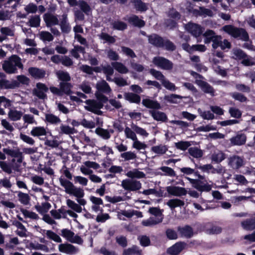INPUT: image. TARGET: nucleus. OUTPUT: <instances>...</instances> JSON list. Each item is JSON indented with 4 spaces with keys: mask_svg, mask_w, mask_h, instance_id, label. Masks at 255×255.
<instances>
[{
    "mask_svg": "<svg viewBox=\"0 0 255 255\" xmlns=\"http://www.w3.org/2000/svg\"><path fill=\"white\" fill-rule=\"evenodd\" d=\"M95 96L97 100L89 99L85 101V103L87 105V106L85 107V109L95 114L102 115L103 112L100 109L103 108L104 104L109 101V100L107 96L101 93L96 92Z\"/></svg>",
    "mask_w": 255,
    "mask_h": 255,
    "instance_id": "f257e3e1",
    "label": "nucleus"
},
{
    "mask_svg": "<svg viewBox=\"0 0 255 255\" xmlns=\"http://www.w3.org/2000/svg\"><path fill=\"white\" fill-rule=\"evenodd\" d=\"M60 185L65 188V191L69 195H72L77 198V201L79 205L84 206L86 204V201L81 199L84 196V190L81 188H77L74 185L72 182L69 180L59 178Z\"/></svg>",
    "mask_w": 255,
    "mask_h": 255,
    "instance_id": "f03ea898",
    "label": "nucleus"
},
{
    "mask_svg": "<svg viewBox=\"0 0 255 255\" xmlns=\"http://www.w3.org/2000/svg\"><path fill=\"white\" fill-rule=\"evenodd\" d=\"M3 70L8 74L17 73V68L22 69L23 65L21 58L16 55H12L8 60H4L2 64Z\"/></svg>",
    "mask_w": 255,
    "mask_h": 255,
    "instance_id": "7ed1b4c3",
    "label": "nucleus"
},
{
    "mask_svg": "<svg viewBox=\"0 0 255 255\" xmlns=\"http://www.w3.org/2000/svg\"><path fill=\"white\" fill-rule=\"evenodd\" d=\"M223 30L235 38L248 41L249 35L245 29L235 27L232 25H227L223 27Z\"/></svg>",
    "mask_w": 255,
    "mask_h": 255,
    "instance_id": "20e7f679",
    "label": "nucleus"
},
{
    "mask_svg": "<svg viewBox=\"0 0 255 255\" xmlns=\"http://www.w3.org/2000/svg\"><path fill=\"white\" fill-rule=\"evenodd\" d=\"M152 62L155 66L163 70H171L173 68L172 62L162 56L154 57Z\"/></svg>",
    "mask_w": 255,
    "mask_h": 255,
    "instance_id": "39448f33",
    "label": "nucleus"
},
{
    "mask_svg": "<svg viewBox=\"0 0 255 255\" xmlns=\"http://www.w3.org/2000/svg\"><path fill=\"white\" fill-rule=\"evenodd\" d=\"M67 2L70 6L78 5L81 10L87 15H89L92 12L90 5L84 0H67Z\"/></svg>",
    "mask_w": 255,
    "mask_h": 255,
    "instance_id": "423d86ee",
    "label": "nucleus"
},
{
    "mask_svg": "<svg viewBox=\"0 0 255 255\" xmlns=\"http://www.w3.org/2000/svg\"><path fill=\"white\" fill-rule=\"evenodd\" d=\"M122 186L126 190L137 191L141 188V184L139 181L125 179L122 182Z\"/></svg>",
    "mask_w": 255,
    "mask_h": 255,
    "instance_id": "0eeeda50",
    "label": "nucleus"
},
{
    "mask_svg": "<svg viewBox=\"0 0 255 255\" xmlns=\"http://www.w3.org/2000/svg\"><path fill=\"white\" fill-rule=\"evenodd\" d=\"M36 89L33 90V94L39 99L44 100L47 99L46 93L48 91V88L43 83L39 82L36 85Z\"/></svg>",
    "mask_w": 255,
    "mask_h": 255,
    "instance_id": "6e6552de",
    "label": "nucleus"
},
{
    "mask_svg": "<svg viewBox=\"0 0 255 255\" xmlns=\"http://www.w3.org/2000/svg\"><path fill=\"white\" fill-rule=\"evenodd\" d=\"M2 151L7 155L13 158H16L17 162L18 163H21L24 159L22 152L20 151L18 147H16L15 149H10L9 147L3 148Z\"/></svg>",
    "mask_w": 255,
    "mask_h": 255,
    "instance_id": "1a4fd4ad",
    "label": "nucleus"
},
{
    "mask_svg": "<svg viewBox=\"0 0 255 255\" xmlns=\"http://www.w3.org/2000/svg\"><path fill=\"white\" fill-rule=\"evenodd\" d=\"M149 44L157 48H162L164 38L156 33L146 35Z\"/></svg>",
    "mask_w": 255,
    "mask_h": 255,
    "instance_id": "9d476101",
    "label": "nucleus"
},
{
    "mask_svg": "<svg viewBox=\"0 0 255 255\" xmlns=\"http://www.w3.org/2000/svg\"><path fill=\"white\" fill-rule=\"evenodd\" d=\"M187 246L185 242H178L169 248L167 252L170 255H178Z\"/></svg>",
    "mask_w": 255,
    "mask_h": 255,
    "instance_id": "9b49d317",
    "label": "nucleus"
},
{
    "mask_svg": "<svg viewBox=\"0 0 255 255\" xmlns=\"http://www.w3.org/2000/svg\"><path fill=\"white\" fill-rule=\"evenodd\" d=\"M166 191L169 195L177 197L186 195L187 193L185 188L175 186L166 187Z\"/></svg>",
    "mask_w": 255,
    "mask_h": 255,
    "instance_id": "f8f14e48",
    "label": "nucleus"
},
{
    "mask_svg": "<svg viewBox=\"0 0 255 255\" xmlns=\"http://www.w3.org/2000/svg\"><path fill=\"white\" fill-rule=\"evenodd\" d=\"M59 251L68 255H74L79 252V250L72 244L68 243L61 244L58 247Z\"/></svg>",
    "mask_w": 255,
    "mask_h": 255,
    "instance_id": "ddd939ff",
    "label": "nucleus"
},
{
    "mask_svg": "<svg viewBox=\"0 0 255 255\" xmlns=\"http://www.w3.org/2000/svg\"><path fill=\"white\" fill-rule=\"evenodd\" d=\"M142 104L147 109L152 110H159L162 109L160 104L156 100H153L150 98L143 99L142 100Z\"/></svg>",
    "mask_w": 255,
    "mask_h": 255,
    "instance_id": "4468645a",
    "label": "nucleus"
},
{
    "mask_svg": "<svg viewBox=\"0 0 255 255\" xmlns=\"http://www.w3.org/2000/svg\"><path fill=\"white\" fill-rule=\"evenodd\" d=\"M244 164L243 159L238 155H234L229 158L228 164L233 169H238Z\"/></svg>",
    "mask_w": 255,
    "mask_h": 255,
    "instance_id": "2eb2a0df",
    "label": "nucleus"
},
{
    "mask_svg": "<svg viewBox=\"0 0 255 255\" xmlns=\"http://www.w3.org/2000/svg\"><path fill=\"white\" fill-rule=\"evenodd\" d=\"M28 72L35 79H42L46 75V71L44 69L37 67H29L28 69Z\"/></svg>",
    "mask_w": 255,
    "mask_h": 255,
    "instance_id": "dca6fc26",
    "label": "nucleus"
},
{
    "mask_svg": "<svg viewBox=\"0 0 255 255\" xmlns=\"http://www.w3.org/2000/svg\"><path fill=\"white\" fill-rule=\"evenodd\" d=\"M203 231L209 235L219 234L222 232V229L219 226L208 223L203 227Z\"/></svg>",
    "mask_w": 255,
    "mask_h": 255,
    "instance_id": "f3484780",
    "label": "nucleus"
},
{
    "mask_svg": "<svg viewBox=\"0 0 255 255\" xmlns=\"http://www.w3.org/2000/svg\"><path fill=\"white\" fill-rule=\"evenodd\" d=\"M149 113L152 118L156 121L165 123L168 120L167 115L163 112L158 110H150Z\"/></svg>",
    "mask_w": 255,
    "mask_h": 255,
    "instance_id": "a211bd4d",
    "label": "nucleus"
},
{
    "mask_svg": "<svg viewBox=\"0 0 255 255\" xmlns=\"http://www.w3.org/2000/svg\"><path fill=\"white\" fill-rule=\"evenodd\" d=\"M43 19L48 27L59 24V20L57 16L50 13H45L43 15Z\"/></svg>",
    "mask_w": 255,
    "mask_h": 255,
    "instance_id": "6ab92c4d",
    "label": "nucleus"
},
{
    "mask_svg": "<svg viewBox=\"0 0 255 255\" xmlns=\"http://www.w3.org/2000/svg\"><path fill=\"white\" fill-rule=\"evenodd\" d=\"M187 29L195 37L200 36L203 32L202 27L200 25L196 23L188 24Z\"/></svg>",
    "mask_w": 255,
    "mask_h": 255,
    "instance_id": "aec40b11",
    "label": "nucleus"
},
{
    "mask_svg": "<svg viewBox=\"0 0 255 255\" xmlns=\"http://www.w3.org/2000/svg\"><path fill=\"white\" fill-rule=\"evenodd\" d=\"M19 87V83L16 80H12L11 82L8 80H0V88L1 89H13Z\"/></svg>",
    "mask_w": 255,
    "mask_h": 255,
    "instance_id": "412c9836",
    "label": "nucleus"
},
{
    "mask_svg": "<svg viewBox=\"0 0 255 255\" xmlns=\"http://www.w3.org/2000/svg\"><path fill=\"white\" fill-rule=\"evenodd\" d=\"M230 140L233 145H242L245 144L247 136L244 133H238L236 136L231 138Z\"/></svg>",
    "mask_w": 255,
    "mask_h": 255,
    "instance_id": "4be33fe9",
    "label": "nucleus"
},
{
    "mask_svg": "<svg viewBox=\"0 0 255 255\" xmlns=\"http://www.w3.org/2000/svg\"><path fill=\"white\" fill-rule=\"evenodd\" d=\"M178 231L182 237L187 239L191 238L194 235L193 228L189 225H185L184 227H179Z\"/></svg>",
    "mask_w": 255,
    "mask_h": 255,
    "instance_id": "5701e85b",
    "label": "nucleus"
},
{
    "mask_svg": "<svg viewBox=\"0 0 255 255\" xmlns=\"http://www.w3.org/2000/svg\"><path fill=\"white\" fill-rule=\"evenodd\" d=\"M197 83L205 93L210 94L212 96L215 95V90L213 87L208 83L204 81L199 80L197 81Z\"/></svg>",
    "mask_w": 255,
    "mask_h": 255,
    "instance_id": "b1692460",
    "label": "nucleus"
},
{
    "mask_svg": "<svg viewBox=\"0 0 255 255\" xmlns=\"http://www.w3.org/2000/svg\"><path fill=\"white\" fill-rule=\"evenodd\" d=\"M124 96L125 99L130 103L139 104L140 103L141 97L138 94L132 92H126Z\"/></svg>",
    "mask_w": 255,
    "mask_h": 255,
    "instance_id": "393cba45",
    "label": "nucleus"
},
{
    "mask_svg": "<svg viewBox=\"0 0 255 255\" xmlns=\"http://www.w3.org/2000/svg\"><path fill=\"white\" fill-rule=\"evenodd\" d=\"M73 87V85L70 82H60L59 83L61 93L67 96H70L73 93L72 91Z\"/></svg>",
    "mask_w": 255,
    "mask_h": 255,
    "instance_id": "a878e982",
    "label": "nucleus"
},
{
    "mask_svg": "<svg viewBox=\"0 0 255 255\" xmlns=\"http://www.w3.org/2000/svg\"><path fill=\"white\" fill-rule=\"evenodd\" d=\"M243 229L247 231H252L255 229V217L247 219L241 222Z\"/></svg>",
    "mask_w": 255,
    "mask_h": 255,
    "instance_id": "bb28decb",
    "label": "nucleus"
},
{
    "mask_svg": "<svg viewBox=\"0 0 255 255\" xmlns=\"http://www.w3.org/2000/svg\"><path fill=\"white\" fill-rule=\"evenodd\" d=\"M128 22L133 26L139 28L144 26L145 24V21L143 20L140 19L138 16L136 15H133L132 16H130L128 19Z\"/></svg>",
    "mask_w": 255,
    "mask_h": 255,
    "instance_id": "cd10ccee",
    "label": "nucleus"
},
{
    "mask_svg": "<svg viewBox=\"0 0 255 255\" xmlns=\"http://www.w3.org/2000/svg\"><path fill=\"white\" fill-rule=\"evenodd\" d=\"M111 65L116 71L121 74H126L128 72V68L121 62H112Z\"/></svg>",
    "mask_w": 255,
    "mask_h": 255,
    "instance_id": "c85d7f7f",
    "label": "nucleus"
},
{
    "mask_svg": "<svg viewBox=\"0 0 255 255\" xmlns=\"http://www.w3.org/2000/svg\"><path fill=\"white\" fill-rule=\"evenodd\" d=\"M56 75L60 82H70L71 80L69 73L67 71L59 70L56 72Z\"/></svg>",
    "mask_w": 255,
    "mask_h": 255,
    "instance_id": "c756f323",
    "label": "nucleus"
},
{
    "mask_svg": "<svg viewBox=\"0 0 255 255\" xmlns=\"http://www.w3.org/2000/svg\"><path fill=\"white\" fill-rule=\"evenodd\" d=\"M96 88L99 92L106 94H109L112 91L109 85L105 80H103L101 83H98Z\"/></svg>",
    "mask_w": 255,
    "mask_h": 255,
    "instance_id": "7c9ffc66",
    "label": "nucleus"
},
{
    "mask_svg": "<svg viewBox=\"0 0 255 255\" xmlns=\"http://www.w3.org/2000/svg\"><path fill=\"white\" fill-rule=\"evenodd\" d=\"M166 204L171 209H173L176 207L183 206L185 203L184 201L175 198L169 200Z\"/></svg>",
    "mask_w": 255,
    "mask_h": 255,
    "instance_id": "2f4dec72",
    "label": "nucleus"
},
{
    "mask_svg": "<svg viewBox=\"0 0 255 255\" xmlns=\"http://www.w3.org/2000/svg\"><path fill=\"white\" fill-rule=\"evenodd\" d=\"M61 29L62 32L68 33L71 30V27L69 23L67 22V15H62V19L60 23Z\"/></svg>",
    "mask_w": 255,
    "mask_h": 255,
    "instance_id": "473e14b6",
    "label": "nucleus"
},
{
    "mask_svg": "<svg viewBox=\"0 0 255 255\" xmlns=\"http://www.w3.org/2000/svg\"><path fill=\"white\" fill-rule=\"evenodd\" d=\"M216 35L214 30L211 29L207 30L203 34V36L204 37V43L208 44L211 42H213Z\"/></svg>",
    "mask_w": 255,
    "mask_h": 255,
    "instance_id": "72a5a7b5",
    "label": "nucleus"
},
{
    "mask_svg": "<svg viewBox=\"0 0 255 255\" xmlns=\"http://www.w3.org/2000/svg\"><path fill=\"white\" fill-rule=\"evenodd\" d=\"M46 130L43 127H33L30 132L31 135L33 136L46 135Z\"/></svg>",
    "mask_w": 255,
    "mask_h": 255,
    "instance_id": "f704fd0d",
    "label": "nucleus"
},
{
    "mask_svg": "<svg viewBox=\"0 0 255 255\" xmlns=\"http://www.w3.org/2000/svg\"><path fill=\"white\" fill-rule=\"evenodd\" d=\"M111 25L113 29L120 31H124L128 27L126 23L119 20L114 21Z\"/></svg>",
    "mask_w": 255,
    "mask_h": 255,
    "instance_id": "c9c22d12",
    "label": "nucleus"
},
{
    "mask_svg": "<svg viewBox=\"0 0 255 255\" xmlns=\"http://www.w3.org/2000/svg\"><path fill=\"white\" fill-rule=\"evenodd\" d=\"M163 173H159V174L161 176H168L170 177H175L176 174L175 171L171 167L168 166H161L159 168Z\"/></svg>",
    "mask_w": 255,
    "mask_h": 255,
    "instance_id": "e433bc0d",
    "label": "nucleus"
},
{
    "mask_svg": "<svg viewBox=\"0 0 255 255\" xmlns=\"http://www.w3.org/2000/svg\"><path fill=\"white\" fill-rule=\"evenodd\" d=\"M8 116L9 118L12 121H17L19 120L22 116V113L15 110H10Z\"/></svg>",
    "mask_w": 255,
    "mask_h": 255,
    "instance_id": "4c0bfd02",
    "label": "nucleus"
},
{
    "mask_svg": "<svg viewBox=\"0 0 255 255\" xmlns=\"http://www.w3.org/2000/svg\"><path fill=\"white\" fill-rule=\"evenodd\" d=\"M131 2L133 3L135 9L139 11H145L147 9L146 4L141 0H132Z\"/></svg>",
    "mask_w": 255,
    "mask_h": 255,
    "instance_id": "58836bf2",
    "label": "nucleus"
},
{
    "mask_svg": "<svg viewBox=\"0 0 255 255\" xmlns=\"http://www.w3.org/2000/svg\"><path fill=\"white\" fill-rule=\"evenodd\" d=\"M151 150L155 153L162 155L166 152L168 150V148L165 145L160 144L159 145L152 146Z\"/></svg>",
    "mask_w": 255,
    "mask_h": 255,
    "instance_id": "ea45409f",
    "label": "nucleus"
},
{
    "mask_svg": "<svg viewBox=\"0 0 255 255\" xmlns=\"http://www.w3.org/2000/svg\"><path fill=\"white\" fill-rule=\"evenodd\" d=\"M95 132L104 139H108L111 137V134L108 129L97 128L95 130Z\"/></svg>",
    "mask_w": 255,
    "mask_h": 255,
    "instance_id": "a19ab883",
    "label": "nucleus"
},
{
    "mask_svg": "<svg viewBox=\"0 0 255 255\" xmlns=\"http://www.w3.org/2000/svg\"><path fill=\"white\" fill-rule=\"evenodd\" d=\"M182 99V96L179 95L171 94L170 95H165L164 100L166 102L171 104H177L178 103L177 99Z\"/></svg>",
    "mask_w": 255,
    "mask_h": 255,
    "instance_id": "79ce46f5",
    "label": "nucleus"
},
{
    "mask_svg": "<svg viewBox=\"0 0 255 255\" xmlns=\"http://www.w3.org/2000/svg\"><path fill=\"white\" fill-rule=\"evenodd\" d=\"M127 175L128 177L131 178H144L145 176V174L143 172L138 171V170L129 171L128 172Z\"/></svg>",
    "mask_w": 255,
    "mask_h": 255,
    "instance_id": "37998d69",
    "label": "nucleus"
},
{
    "mask_svg": "<svg viewBox=\"0 0 255 255\" xmlns=\"http://www.w3.org/2000/svg\"><path fill=\"white\" fill-rule=\"evenodd\" d=\"M60 128L61 130L60 133L61 134H71L77 132L74 128H71L69 126L61 125Z\"/></svg>",
    "mask_w": 255,
    "mask_h": 255,
    "instance_id": "c03bdc74",
    "label": "nucleus"
},
{
    "mask_svg": "<svg viewBox=\"0 0 255 255\" xmlns=\"http://www.w3.org/2000/svg\"><path fill=\"white\" fill-rule=\"evenodd\" d=\"M45 120L51 124H56L61 122L60 118L52 114H46Z\"/></svg>",
    "mask_w": 255,
    "mask_h": 255,
    "instance_id": "a18cd8bd",
    "label": "nucleus"
},
{
    "mask_svg": "<svg viewBox=\"0 0 255 255\" xmlns=\"http://www.w3.org/2000/svg\"><path fill=\"white\" fill-rule=\"evenodd\" d=\"M66 202L67 206L74 211L77 213H81L82 212V207L74 201L70 199H67Z\"/></svg>",
    "mask_w": 255,
    "mask_h": 255,
    "instance_id": "49530a36",
    "label": "nucleus"
},
{
    "mask_svg": "<svg viewBox=\"0 0 255 255\" xmlns=\"http://www.w3.org/2000/svg\"><path fill=\"white\" fill-rule=\"evenodd\" d=\"M198 14L200 16H207L212 17L214 15L213 12L212 10L209 8H206L204 6L199 7V9L197 11Z\"/></svg>",
    "mask_w": 255,
    "mask_h": 255,
    "instance_id": "de8ad7c7",
    "label": "nucleus"
},
{
    "mask_svg": "<svg viewBox=\"0 0 255 255\" xmlns=\"http://www.w3.org/2000/svg\"><path fill=\"white\" fill-rule=\"evenodd\" d=\"M198 112L204 120H213L215 118L214 114L209 111H203L201 109H198Z\"/></svg>",
    "mask_w": 255,
    "mask_h": 255,
    "instance_id": "09e8293b",
    "label": "nucleus"
},
{
    "mask_svg": "<svg viewBox=\"0 0 255 255\" xmlns=\"http://www.w3.org/2000/svg\"><path fill=\"white\" fill-rule=\"evenodd\" d=\"M40 17L39 15H35L32 16L29 20V26L32 27H38L40 24Z\"/></svg>",
    "mask_w": 255,
    "mask_h": 255,
    "instance_id": "8fccbe9b",
    "label": "nucleus"
},
{
    "mask_svg": "<svg viewBox=\"0 0 255 255\" xmlns=\"http://www.w3.org/2000/svg\"><path fill=\"white\" fill-rule=\"evenodd\" d=\"M226 158L225 154L222 152L214 153L212 155L211 159L217 163H219L224 160Z\"/></svg>",
    "mask_w": 255,
    "mask_h": 255,
    "instance_id": "3c124183",
    "label": "nucleus"
},
{
    "mask_svg": "<svg viewBox=\"0 0 255 255\" xmlns=\"http://www.w3.org/2000/svg\"><path fill=\"white\" fill-rule=\"evenodd\" d=\"M230 96L235 100L238 101L240 102H246L248 101L247 98L243 94L234 92L230 93Z\"/></svg>",
    "mask_w": 255,
    "mask_h": 255,
    "instance_id": "603ef678",
    "label": "nucleus"
},
{
    "mask_svg": "<svg viewBox=\"0 0 255 255\" xmlns=\"http://www.w3.org/2000/svg\"><path fill=\"white\" fill-rule=\"evenodd\" d=\"M167 51H173L175 50V45L168 39H164L163 47Z\"/></svg>",
    "mask_w": 255,
    "mask_h": 255,
    "instance_id": "864d4df0",
    "label": "nucleus"
},
{
    "mask_svg": "<svg viewBox=\"0 0 255 255\" xmlns=\"http://www.w3.org/2000/svg\"><path fill=\"white\" fill-rule=\"evenodd\" d=\"M122 52L126 56L131 58H134L136 57V55L134 52L130 48L123 46L121 47Z\"/></svg>",
    "mask_w": 255,
    "mask_h": 255,
    "instance_id": "5fc2aeb1",
    "label": "nucleus"
},
{
    "mask_svg": "<svg viewBox=\"0 0 255 255\" xmlns=\"http://www.w3.org/2000/svg\"><path fill=\"white\" fill-rule=\"evenodd\" d=\"M46 236L50 240H53L57 243H61L62 240L60 237L54 232L51 230H47L46 231Z\"/></svg>",
    "mask_w": 255,
    "mask_h": 255,
    "instance_id": "6e6d98bb",
    "label": "nucleus"
},
{
    "mask_svg": "<svg viewBox=\"0 0 255 255\" xmlns=\"http://www.w3.org/2000/svg\"><path fill=\"white\" fill-rule=\"evenodd\" d=\"M137 239L139 242L140 245L142 247H146L150 245L151 242L150 239L146 235L139 236Z\"/></svg>",
    "mask_w": 255,
    "mask_h": 255,
    "instance_id": "4d7b16f0",
    "label": "nucleus"
},
{
    "mask_svg": "<svg viewBox=\"0 0 255 255\" xmlns=\"http://www.w3.org/2000/svg\"><path fill=\"white\" fill-rule=\"evenodd\" d=\"M229 113L233 118L240 119L242 117V113L241 111L236 108H230L229 110Z\"/></svg>",
    "mask_w": 255,
    "mask_h": 255,
    "instance_id": "13d9d810",
    "label": "nucleus"
},
{
    "mask_svg": "<svg viewBox=\"0 0 255 255\" xmlns=\"http://www.w3.org/2000/svg\"><path fill=\"white\" fill-rule=\"evenodd\" d=\"M20 211L22 212L25 217L29 218L34 220H37L39 218L38 215L33 212L28 211L23 208H21Z\"/></svg>",
    "mask_w": 255,
    "mask_h": 255,
    "instance_id": "bf43d9fd",
    "label": "nucleus"
},
{
    "mask_svg": "<svg viewBox=\"0 0 255 255\" xmlns=\"http://www.w3.org/2000/svg\"><path fill=\"white\" fill-rule=\"evenodd\" d=\"M18 197L19 201L23 205H26L29 203L30 197L27 194L20 192L18 194Z\"/></svg>",
    "mask_w": 255,
    "mask_h": 255,
    "instance_id": "052dcab7",
    "label": "nucleus"
},
{
    "mask_svg": "<svg viewBox=\"0 0 255 255\" xmlns=\"http://www.w3.org/2000/svg\"><path fill=\"white\" fill-rule=\"evenodd\" d=\"M75 234L72 231L68 229H63L61 230V235L66 239L67 241L70 242L72 237H74Z\"/></svg>",
    "mask_w": 255,
    "mask_h": 255,
    "instance_id": "680f3d73",
    "label": "nucleus"
},
{
    "mask_svg": "<svg viewBox=\"0 0 255 255\" xmlns=\"http://www.w3.org/2000/svg\"><path fill=\"white\" fill-rule=\"evenodd\" d=\"M149 73L157 80L162 81L165 79V76L162 73L154 69H150Z\"/></svg>",
    "mask_w": 255,
    "mask_h": 255,
    "instance_id": "e2e57ef3",
    "label": "nucleus"
},
{
    "mask_svg": "<svg viewBox=\"0 0 255 255\" xmlns=\"http://www.w3.org/2000/svg\"><path fill=\"white\" fill-rule=\"evenodd\" d=\"M186 179L192 185L194 188L199 191L201 185L203 184V182L201 181L202 179H192L189 177H186Z\"/></svg>",
    "mask_w": 255,
    "mask_h": 255,
    "instance_id": "0e129e2a",
    "label": "nucleus"
},
{
    "mask_svg": "<svg viewBox=\"0 0 255 255\" xmlns=\"http://www.w3.org/2000/svg\"><path fill=\"white\" fill-rule=\"evenodd\" d=\"M190 145L188 141H180L175 143L176 148L183 151L186 150Z\"/></svg>",
    "mask_w": 255,
    "mask_h": 255,
    "instance_id": "69168bd1",
    "label": "nucleus"
},
{
    "mask_svg": "<svg viewBox=\"0 0 255 255\" xmlns=\"http://www.w3.org/2000/svg\"><path fill=\"white\" fill-rule=\"evenodd\" d=\"M40 38L43 41H52L54 37L53 35L48 31H41L40 33Z\"/></svg>",
    "mask_w": 255,
    "mask_h": 255,
    "instance_id": "338daca9",
    "label": "nucleus"
},
{
    "mask_svg": "<svg viewBox=\"0 0 255 255\" xmlns=\"http://www.w3.org/2000/svg\"><path fill=\"white\" fill-rule=\"evenodd\" d=\"M162 85L167 90L175 91L177 89V87L174 84L171 83L165 78L161 82Z\"/></svg>",
    "mask_w": 255,
    "mask_h": 255,
    "instance_id": "774afa93",
    "label": "nucleus"
}]
</instances>
